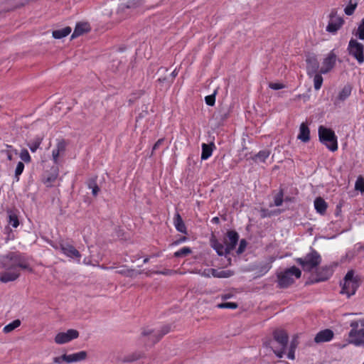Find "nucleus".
<instances>
[{
    "label": "nucleus",
    "instance_id": "obj_39",
    "mask_svg": "<svg viewBox=\"0 0 364 364\" xmlns=\"http://www.w3.org/2000/svg\"><path fill=\"white\" fill-rule=\"evenodd\" d=\"M9 224H11L14 228H17L18 226V225H19L18 219L17 215L15 213H14L12 212H9Z\"/></svg>",
    "mask_w": 364,
    "mask_h": 364
},
{
    "label": "nucleus",
    "instance_id": "obj_23",
    "mask_svg": "<svg viewBox=\"0 0 364 364\" xmlns=\"http://www.w3.org/2000/svg\"><path fill=\"white\" fill-rule=\"evenodd\" d=\"M351 91H352V86L350 85H345L343 87V89L341 90V91L339 92V94L334 102L335 105H337L338 101L343 102L345 100H346L350 95Z\"/></svg>",
    "mask_w": 364,
    "mask_h": 364
},
{
    "label": "nucleus",
    "instance_id": "obj_15",
    "mask_svg": "<svg viewBox=\"0 0 364 364\" xmlns=\"http://www.w3.org/2000/svg\"><path fill=\"white\" fill-rule=\"evenodd\" d=\"M157 82L161 85H166L169 86L171 84L168 70L161 67L156 72Z\"/></svg>",
    "mask_w": 364,
    "mask_h": 364
},
{
    "label": "nucleus",
    "instance_id": "obj_40",
    "mask_svg": "<svg viewBox=\"0 0 364 364\" xmlns=\"http://www.w3.org/2000/svg\"><path fill=\"white\" fill-rule=\"evenodd\" d=\"M191 253V250L189 247H183L180 250L174 253V256L176 257H181L188 255Z\"/></svg>",
    "mask_w": 364,
    "mask_h": 364
},
{
    "label": "nucleus",
    "instance_id": "obj_32",
    "mask_svg": "<svg viewBox=\"0 0 364 364\" xmlns=\"http://www.w3.org/2000/svg\"><path fill=\"white\" fill-rule=\"evenodd\" d=\"M58 176V169L57 167H54L51 170V173L46 177L44 183L47 186H50L51 183L54 182Z\"/></svg>",
    "mask_w": 364,
    "mask_h": 364
},
{
    "label": "nucleus",
    "instance_id": "obj_17",
    "mask_svg": "<svg viewBox=\"0 0 364 364\" xmlns=\"http://www.w3.org/2000/svg\"><path fill=\"white\" fill-rule=\"evenodd\" d=\"M307 72L309 75L316 73L319 68V63L315 56H308L306 58Z\"/></svg>",
    "mask_w": 364,
    "mask_h": 364
},
{
    "label": "nucleus",
    "instance_id": "obj_62",
    "mask_svg": "<svg viewBox=\"0 0 364 364\" xmlns=\"http://www.w3.org/2000/svg\"><path fill=\"white\" fill-rule=\"evenodd\" d=\"M151 332H152L151 331H144L142 333H143L144 336H147V335L151 334Z\"/></svg>",
    "mask_w": 364,
    "mask_h": 364
},
{
    "label": "nucleus",
    "instance_id": "obj_24",
    "mask_svg": "<svg viewBox=\"0 0 364 364\" xmlns=\"http://www.w3.org/2000/svg\"><path fill=\"white\" fill-rule=\"evenodd\" d=\"M87 358V352L86 351H80L76 353L67 355L64 358H67V363H74L77 361H81L85 360Z\"/></svg>",
    "mask_w": 364,
    "mask_h": 364
},
{
    "label": "nucleus",
    "instance_id": "obj_2",
    "mask_svg": "<svg viewBox=\"0 0 364 364\" xmlns=\"http://www.w3.org/2000/svg\"><path fill=\"white\" fill-rule=\"evenodd\" d=\"M239 239V235L237 232L234 230H229L227 232L226 237L224 238V243L225 245V247H224L223 245L219 242L215 237H213L210 239V243L212 247L215 250L217 253L222 256L230 254V252L235 249Z\"/></svg>",
    "mask_w": 364,
    "mask_h": 364
},
{
    "label": "nucleus",
    "instance_id": "obj_8",
    "mask_svg": "<svg viewBox=\"0 0 364 364\" xmlns=\"http://www.w3.org/2000/svg\"><path fill=\"white\" fill-rule=\"evenodd\" d=\"M351 330L348 333V343L356 346H364V328H358V321L350 323Z\"/></svg>",
    "mask_w": 364,
    "mask_h": 364
},
{
    "label": "nucleus",
    "instance_id": "obj_57",
    "mask_svg": "<svg viewBox=\"0 0 364 364\" xmlns=\"http://www.w3.org/2000/svg\"><path fill=\"white\" fill-rule=\"evenodd\" d=\"M144 109H143L142 112L139 114V118L145 117L146 115L149 114L148 107L146 106H144Z\"/></svg>",
    "mask_w": 364,
    "mask_h": 364
},
{
    "label": "nucleus",
    "instance_id": "obj_49",
    "mask_svg": "<svg viewBox=\"0 0 364 364\" xmlns=\"http://www.w3.org/2000/svg\"><path fill=\"white\" fill-rule=\"evenodd\" d=\"M357 35L360 39L364 40V18L358 28Z\"/></svg>",
    "mask_w": 364,
    "mask_h": 364
},
{
    "label": "nucleus",
    "instance_id": "obj_61",
    "mask_svg": "<svg viewBox=\"0 0 364 364\" xmlns=\"http://www.w3.org/2000/svg\"><path fill=\"white\" fill-rule=\"evenodd\" d=\"M212 222H213V223H214L218 224V223H219V222H220V219H219V218H218V217H215V218H213L212 219Z\"/></svg>",
    "mask_w": 364,
    "mask_h": 364
},
{
    "label": "nucleus",
    "instance_id": "obj_41",
    "mask_svg": "<svg viewBox=\"0 0 364 364\" xmlns=\"http://www.w3.org/2000/svg\"><path fill=\"white\" fill-rule=\"evenodd\" d=\"M357 6V2L353 3L352 1H350L349 4L344 9L345 14L346 15H352Z\"/></svg>",
    "mask_w": 364,
    "mask_h": 364
},
{
    "label": "nucleus",
    "instance_id": "obj_6",
    "mask_svg": "<svg viewBox=\"0 0 364 364\" xmlns=\"http://www.w3.org/2000/svg\"><path fill=\"white\" fill-rule=\"evenodd\" d=\"M341 285L342 289L341 293L346 294L349 298L350 296L355 294L357 289L360 286V281L358 277L354 276V272L350 270L346 274Z\"/></svg>",
    "mask_w": 364,
    "mask_h": 364
},
{
    "label": "nucleus",
    "instance_id": "obj_36",
    "mask_svg": "<svg viewBox=\"0 0 364 364\" xmlns=\"http://www.w3.org/2000/svg\"><path fill=\"white\" fill-rule=\"evenodd\" d=\"M42 141V138L37 137L32 141H30L28 144V147L30 148L32 152H35L40 146Z\"/></svg>",
    "mask_w": 364,
    "mask_h": 364
},
{
    "label": "nucleus",
    "instance_id": "obj_52",
    "mask_svg": "<svg viewBox=\"0 0 364 364\" xmlns=\"http://www.w3.org/2000/svg\"><path fill=\"white\" fill-rule=\"evenodd\" d=\"M269 87L271 89L277 90L285 87V85L282 83H277V82H270L269 84Z\"/></svg>",
    "mask_w": 364,
    "mask_h": 364
},
{
    "label": "nucleus",
    "instance_id": "obj_63",
    "mask_svg": "<svg viewBox=\"0 0 364 364\" xmlns=\"http://www.w3.org/2000/svg\"><path fill=\"white\" fill-rule=\"evenodd\" d=\"M358 321V324L360 323L361 326L364 328V318L360 319V321Z\"/></svg>",
    "mask_w": 364,
    "mask_h": 364
},
{
    "label": "nucleus",
    "instance_id": "obj_30",
    "mask_svg": "<svg viewBox=\"0 0 364 364\" xmlns=\"http://www.w3.org/2000/svg\"><path fill=\"white\" fill-rule=\"evenodd\" d=\"M232 275H234V272L230 269L218 271L213 269V271H212V276L216 278H228Z\"/></svg>",
    "mask_w": 364,
    "mask_h": 364
},
{
    "label": "nucleus",
    "instance_id": "obj_3",
    "mask_svg": "<svg viewBox=\"0 0 364 364\" xmlns=\"http://www.w3.org/2000/svg\"><path fill=\"white\" fill-rule=\"evenodd\" d=\"M0 267L6 269H14L20 267L23 269H28L32 272L26 260L16 252H9L3 256L0 260Z\"/></svg>",
    "mask_w": 364,
    "mask_h": 364
},
{
    "label": "nucleus",
    "instance_id": "obj_58",
    "mask_svg": "<svg viewBox=\"0 0 364 364\" xmlns=\"http://www.w3.org/2000/svg\"><path fill=\"white\" fill-rule=\"evenodd\" d=\"M169 75H170V80L171 81V83L173 82L174 78L176 77V76L177 75V72L176 70H174L172 73H169Z\"/></svg>",
    "mask_w": 364,
    "mask_h": 364
},
{
    "label": "nucleus",
    "instance_id": "obj_1",
    "mask_svg": "<svg viewBox=\"0 0 364 364\" xmlns=\"http://www.w3.org/2000/svg\"><path fill=\"white\" fill-rule=\"evenodd\" d=\"M274 341L269 340L264 343L266 347L272 349L276 355L281 358L283 357L287 348L289 336L283 329H276L273 332Z\"/></svg>",
    "mask_w": 364,
    "mask_h": 364
},
{
    "label": "nucleus",
    "instance_id": "obj_13",
    "mask_svg": "<svg viewBox=\"0 0 364 364\" xmlns=\"http://www.w3.org/2000/svg\"><path fill=\"white\" fill-rule=\"evenodd\" d=\"M8 271L1 272L0 274V281L3 283H7L16 280L20 276V272L18 269H7Z\"/></svg>",
    "mask_w": 364,
    "mask_h": 364
},
{
    "label": "nucleus",
    "instance_id": "obj_20",
    "mask_svg": "<svg viewBox=\"0 0 364 364\" xmlns=\"http://www.w3.org/2000/svg\"><path fill=\"white\" fill-rule=\"evenodd\" d=\"M66 142L64 140H60L58 142L56 149L53 150L52 156L54 162L56 164L58 162V159L61 154H63L65 151L66 148Z\"/></svg>",
    "mask_w": 364,
    "mask_h": 364
},
{
    "label": "nucleus",
    "instance_id": "obj_14",
    "mask_svg": "<svg viewBox=\"0 0 364 364\" xmlns=\"http://www.w3.org/2000/svg\"><path fill=\"white\" fill-rule=\"evenodd\" d=\"M60 247L63 254L69 257L79 259L81 257L80 252L68 243H60Z\"/></svg>",
    "mask_w": 364,
    "mask_h": 364
},
{
    "label": "nucleus",
    "instance_id": "obj_33",
    "mask_svg": "<svg viewBox=\"0 0 364 364\" xmlns=\"http://www.w3.org/2000/svg\"><path fill=\"white\" fill-rule=\"evenodd\" d=\"M331 275V270L328 267H325L321 272H317V277L315 279V282H323L329 277Z\"/></svg>",
    "mask_w": 364,
    "mask_h": 364
},
{
    "label": "nucleus",
    "instance_id": "obj_16",
    "mask_svg": "<svg viewBox=\"0 0 364 364\" xmlns=\"http://www.w3.org/2000/svg\"><path fill=\"white\" fill-rule=\"evenodd\" d=\"M333 337V332L330 329H325L318 332L315 338L316 343H323L331 341Z\"/></svg>",
    "mask_w": 364,
    "mask_h": 364
},
{
    "label": "nucleus",
    "instance_id": "obj_54",
    "mask_svg": "<svg viewBox=\"0 0 364 364\" xmlns=\"http://www.w3.org/2000/svg\"><path fill=\"white\" fill-rule=\"evenodd\" d=\"M246 246H247V242H246L245 240H240V245L237 250V252L238 254L242 253L244 252Z\"/></svg>",
    "mask_w": 364,
    "mask_h": 364
},
{
    "label": "nucleus",
    "instance_id": "obj_56",
    "mask_svg": "<svg viewBox=\"0 0 364 364\" xmlns=\"http://www.w3.org/2000/svg\"><path fill=\"white\" fill-rule=\"evenodd\" d=\"M164 141V138H162V139H159V140L155 143V144L154 145V146H153V149H152V152H153L154 150L157 149L159 147V146H161V145L163 144Z\"/></svg>",
    "mask_w": 364,
    "mask_h": 364
},
{
    "label": "nucleus",
    "instance_id": "obj_26",
    "mask_svg": "<svg viewBox=\"0 0 364 364\" xmlns=\"http://www.w3.org/2000/svg\"><path fill=\"white\" fill-rule=\"evenodd\" d=\"M314 207L318 213L323 215L327 208V203L321 197L316 198L314 200Z\"/></svg>",
    "mask_w": 364,
    "mask_h": 364
},
{
    "label": "nucleus",
    "instance_id": "obj_35",
    "mask_svg": "<svg viewBox=\"0 0 364 364\" xmlns=\"http://www.w3.org/2000/svg\"><path fill=\"white\" fill-rule=\"evenodd\" d=\"M297 345H298V341H297L296 338L295 337L292 339V341L291 342L289 352L287 354L288 358L291 359V360L294 359V351H295V349H296Z\"/></svg>",
    "mask_w": 364,
    "mask_h": 364
},
{
    "label": "nucleus",
    "instance_id": "obj_7",
    "mask_svg": "<svg viewBox=\"0 0 364 364\" xmlns=\"http://www.w3.org/2000/svg\"><path fill=\"white\" fill-rule=\"evenodd\" d=\"M296 261L304 271L310 272L320 264L321 257L316 250H312L304 258H297Z\"/></svg>",
    "mask_w": 364,
    "mask_h": 364
},
{
    "label": "nucleus",
    "instance_id": "obj_10",
    "mask_svg": "<svg viewBox=\"0 0 364 364\" xmlns=\"http://www.w3.org/2000/svg\"><path fill=\"white\" fill-rule=\"evenodd\" d=\"M330 19L326 27V31L331 33H336L343 26L344 20L342 17L336 15L335 11H332L330 14Z\"/></svg>",
    "mask_w": 364,
    "mask_h": 364
},
{
    "label": "nucleus",
    "instance_id": "obj_60",
    "mask_svg": "<svg viewBox=\"0 0 364 364\" xmlns=\"http://www.w3.org/2000/svg\"><path fill=\"white\" fill-rule=\"evenodd\" d=\"M232 297V295L230 294H226L222 296V299L223 300L228 299Z\"/></svg>",
    "mask_w": 364,
    "mask_h": 364
},
{
    "label": "nucleus",
    "instance_id": "obj_37",
    "mask_svg": "<svg viewBox=\"0 0 364 364\" xmlns=\"http://www.w3.org/2000/svg\"><path fill=\"white\" fill-rule=\"evenodd\" d=\"M88 187L89 188L92 189V193L94 196H97L98 193L100 192V189L99 186H97L95 180L92 179L89 181L88 182Z\"/></svg>",
    "mask_w": 364,
    "mask_h": 364
},
{
    "label": "nucleus",
    "instance_id": "obj_47",
    "mask_svg": "<svg viewBox=\"0 0 364 364\" xmlns=\"http://www.w3.org/2000/svg\"><path fill=\"white\" fill-rule=\"evenodd\" d=\"M20 158L26 163L31 161V156L27 149H22L20 153Z\"/></svg>",
    "mask_w": 364,
    "mask_h": 364
},
{
    "label": "nucleus",
    "instance_id": "obj_43",
    "mask_svg": "<svg viewBox=\"0 0 364 364\" xmlns=\"http://www.w3.org/2000/svg\"><path fill=\"white\" fill-rule=\"evenodd\" d=\"M217 94V90H215L213 94L208 95L205 97V103L209 106H213L215 102V95Z\"/></svg>",
    "mask_w": 364,
    "mask_h": 364
},
{
    "label": "nucleus",
    "instance_id": "obj_42",
    "mask_svg": "<svg viewBox=\"0 0 364 364\" xmlns=\"http://www.w3.org/2000/svg\"><path fill=\"white\" fill-rule=\"evenodd\" d=\"M355 188L357 191H360L361 193H364V179L362 176H359L355 182Z\"/></svg>",
    "mask_w": 364,
    "mask_h": 364
},
{
    "label": "nucleus",
    "instance_id": "obj_34",
    "mask_svg": "<svg viewBox=\"0 0 364 364\" xmlns=\"http://www.w3.org/2000/svg\"><path fill=\"white\" fill-rule=\"evenodd\" d=\"M20 325L21 321L19 319L14 320L13 322L4 326V332L5 333H9L14 331L15 328H18Z\"/></svg>",
    "mask_w": 364,
    "mask_h": 364
},
{
    "label": "nucleus",
    "instance_id": "obj_5",
    "mask_svg": "<svg viewBox=\"0 0 364 364\" xmlns=\"http://www.w3.org/2000/svg\"><path fill=\"white\" fill-rule=\"evenodd\" d=\"M318 137L321 143L331 151H336L338 149L337 136L334 132L331 129L323 126L318 127Z\"/></svg>",
    "mask_w": 364,
    "mask_h": 364
},
{
    "label": "nucleus",
    "instance_id": "obj_31",
    "mask_svg": "<svg viewBox=\"0 0 364 364\" xmlns=\"http://www.w3.org/2000/svg\"><path fill=\"white\" fill-rule=\"evenodd\" d=\"M269 155L270 151L269 150H262L255 154L252 159L257 163L264 162L265 160L269 156Z\"/></svg>",
    "mask_w": 364,
    "mask_h": 364
},
{
    "label": "nucleus",
    "instance_id": "obj_55",
    "mask_svg": "<svg viewBox=\"0 0 364 364\" xmlns=\"http://www.w3.org/2000/svg\"><path fill=\"white\" fill-rule=\"evenodd\" d=\"M29 1V0H25L24 1H21V2H16L14 5V7L12 8V9H17V8H20L21 6H25L26 4H28Z\"/></svg>",
    "mask_w": 364,
    "mask_h": 364
},
{
    "label": "nucleus",
    "instance_id": "obj_21",
    "mask_svg": "<svg viewBox=\"0 0 364 364\" xmlns=\"http://www.w3.org/2000/svg\"><path fill=\"white\" fill-rule=\"evenodd\" d=\"M297 138L303 142H308L310 139V130L307 124L301 123L299 127V134Z\"/></svg>",
    "mask_w": 364,
    "mask_h": 364
},
{
    "label": "nucleus",
    "instance_id": "obj_38",
    "mask_svg": "<svg viewBox=\"0 0 364 364\" xmlns=\"http://www.w3.org/2000/svg\"><path fill=\"white\" fill-rule=\"evenodd\" d=\"M314 85L315 90H318L321 88L322 83H323V77L321 75V74L314 73Z\"/></svg>",
    "mask_w": 364,
    "mask_h": 364
},
{
    "label": "nucleus",
    "instance_id": "obj_46",
    "mask_svg": "<svg viewBox=\"0 0 364 364\" xmlns=\"http://www.w3.org/2000/svg\"><path fill=\"white\" fill-rule=\"evenodd\" d=\"M212 271H213V269H206L202 272L200 270H194L192 271L191 273L199 274L204 277L209 278L210 277V275H212Z\"/></svg>",
    "mask_w": 364,
    "mask_h": 364
},
{
    "label": "nucleus",
    "instance_id": "obj_59",
    "mask_svg": "<svg viewBox=\"0 0 364 364\" xmlns=\"http://www.w3.org/2000/svg\"><path fill=\"white\" fill-rule=\"evenodd\" d=\"M186 240V237H181L178 240H176L174 243L175 244H179L183 241H185Z\"/></svg>",
    "mask_w": 364,
    "mask_h": 364
},
{
    "label": "nucleus",
    "instance_id": "obj_18",
    "mask_svg": "<svg viewBox=\"0 0 364 364\" xmlns=\"http://www.w3.org/2000/svg\"><path fill=\"white\" fill-rule=\"evenodd\" d=\"M90 27L87 23H77L74 32L71 36V38H75L85 33L90 31Z\"/></svg>",
    "mask_w": 364,
    "mask_h": 364
},
{
    "label": "nucleus",
    "instance_id": "obj_25",
    "mask_svg": "<svg viewBox=\"0 0 364 364\" xmlns=\"http://www.w3.org/2000/svg\"><path fill=\"white\" fill-rule=\"evenodd\" d=\"M142 357L139 353H133L124 357H118L117 360L122 363H131L140 359Z\"/></svg>",
    "mask_w": 364,
    "mask_h": 364
},
{
    "label": "nucleus",
    "instance_id": "obj_44",
    "mask_svg": "<svg viewBox=\"0 0 364 364\" xmlns=\"http://www.w3.org/2000/svg\"><path fill=\"white\" fill-rule=\"evenodd\" d=\"M238 306L237 304L234 302H225L218 304V307L220 309H237Z\"/></svg>",
    "mask_w": 364,
    "mask_h": 364
},
{
    "label": "nucleus",
    "instance_id": "obj_4",
    "mask_svg": "<svg viewBox=\"0 0 364 364\" xmlns=\"http://www.w3.org/2000/svg\"><path fill=\"white\" fill-rule=\"evenodd\" d=\"M301 276V270L295 266L277 273L278 287L285 289L291 285L295 279H299Z\"/></svg>",
    "mask_w": 364,
    "mask_h": 364
},
{
    "label": "nucleus",
    "instance_id": "obj_29",
    "mask_svg": "<svg viewBox=\"0 0 364 364\" xmlns=\"http://www.w3.org/2000/svg\"><path fill=\"white\" fill-rule=\"evenodd\" d=\"M174 225L178 231L184 234L187 233L186 225L178 213H177L175 215Z\"/></svg>",
    "mask_w": 364,
    "mask_h": 364
},
{
    "label": "nucleus",
    "instance_id": "obj_45",
    "mask_svg": "<svg viewBox=\"0 0 364 364\" xmlns=\"http://www.w3.org/2000/svg\"><path fill=\"white\" fill-rule=\"evenodd\" d=\"M6 146L7 149L2 150L1 152L6 154L7 159L9 161H11L13 159L12 151H14L15 153V154H17L18 151L16 149L11 150V149L12 148V146L11 145H6Z\"/></svg>",
    "mask_w": 364,
    "mask_h": 364
},
{
    "label": "nucleus",
    "instance_id": "obj_51",
    "mask_svg": "<svg viewBox=\"0 0 364 364\" xmlns=\"http://www.w3.org/2000/svg\"><path fill=\"white\" fill-rule=\"evenodd\" d=\"M154 273L158 274H163V275H172V274L176 273V271H174L172 269H165L163 271H155V272H154Z\"/></svg>",
    "mask_w": 364,
    "mask_h": 364
},
{
    "label": "nucleus",
    "instance_id": "obj_28",
    "mask_svg": "<svg viewBox=\"0 0 364 364\" xmlns=\"http://www.w3.org/2000/svg\"><path fill=\"white\" fill-rule=\"evenodd\" d=\"M71 28L70 26H66L63 28L53 31L52 33V36L55 39H60L69 35L71 33Z\"/></svg>",
    "mask_w": 364,
    "mask_h": 364
},
{
    "label": "nucleus",
    "instance_id": "obj_11",
    "mask_svg": "<svg viewBox=\"0 0 364 364\" xmlns=\"http://www.w3.org/2000/svg\"><path fill=\"white\" fill-rule=\"evenodd\" d=\"M78 336L79 332L77 330L69 329L67 332L58 333L55 337V342L58 344H63L78 338Z\"/></svg>",
    "mask_w": 364,
    "mask_h": 364
},
{
    "label": "nucleus",
    "instance_id": "obj_53",
    "mask_svg": "<svg viewBox=\"0 0 364 364\" xmlns=\"http://www.w3.org/2000/svg\"><path fill=\"white\" fill-rule=\"evenodd\" d=\"M66 356H67V355L64 354L61 356L55 357L53 358V362L57 364H61L63 362L67 363V358H64Z\"/></svg>",
    "mask_w": 364,
    "mask_h": 364
},
{
    "label": "nucleus",
    "instance_id": "obj_50",
    "mask_svg": "<svg viewBox=\"0 0 364 364\" xmlns=\"http://www.w3.org/2000/svg\"><path fill=\"white\" fill-rule=\"evenodd\" d=\"M283 193L279 191L274 197V205L279 206L282 203Z\"/></svg>",
    "mask_w": 364,
    "mask_h": 364
},
{
    "label": "nucleus",
    "instance_id": "obj_12",
    "mask_svg": "<svg viewBox=\"0 0 364 364\" xmlns=\"http://www.w3.org/2000/svg\"><path fill=\"white\" fill-rule=\"evenodd\" d=\"M336 55L333 52L328 53L327 57L323 60V65L320 70V73L326 74L329 72L335 65Z\"/></svg>",
    "mask_w": 364,
    "mask_h": 364
},
{
    "label": "nucleus",
    "instance_id": "obj_64",
    "mask_svg": "<svg viewBox=\"0 0 364 364\" xmlns=\"http://www.w3.org/2000/svg\"><path fill=\"white\" fill-rule=\"evenodd\" d=\"M169 331V329L166 328V329L164 331V334L167 333Z\"/></svg>",
    "mask_w": 364,
    "mask_h": 364
},
{
    "label": "nucleus",
    "instance_id": "obj_48",
    "mask_svg": "<svg viewBox=\"0 0 364 364\" xmlns=\"http://www.w3.org/2000/svg\"><path fill=\"white\" fill-rule=\"evenodd\" d=\"M23 169H24L23 163L21 161H19L18 163L16 170H15V177L16 178L17 181L18 180V176L22 173Z\"/></svg>",
    "mask_w": 364,
    "mask_h": 364
},
{
    "label": "nucleus",
    "instance_id": "obj_27",
    "mask_svg": "<svg viewBox=\"0 0 364 364\" xmlns=\"http://www.w3.org/2000/svg\"><path fill=\"white\" fill-rule=\"evenodd\" d=\"M215 146L214 144L210 143L209 144H202V154H201V159L206 160L208 159L212 154L213 147Z\"/></svg>",
    "mask_w": 364,
    "mask_h": 364
},
{
    "label": "nucleus",
    "instance_id": "obj_19",
    "mask_svg": "<svg viewBox=\"0 0 364 364\" xmlns=\"http://www.w3.org/2000/svg\"><path fill=\"white\" fill-rule=\"evenodd\" d=\"M229 116V109L228 107H221L213 114V119L218 122V124L223 122Z\"/></svg>",
    "mask_w": 364,
    "mask_h": 364
},
{
    "label": "nucleus",
    "instance_id": "obj_9",
    "mask_svg": "<svg viewBox=\"0 0 364 364\" xmlns=\"http://www.w3.org/2000/svg\"><path fill=\"white\" fill-rule=\"evenodd\" d=\"M348 49L349 54L353 56L358 63L361 64L364 62V46L362 43H358L356 40L351 39Z\"/></svg>",
    "mask_w": 364,
    "mask_h": 364
},
{
    "label": "nucleus",
    "instance_id": "obj_22",
    "mask_svg": "<svg viewBox=\"0 0 364 364\" xmlns=\"http://www.w3.org/2000/svg\"><path fill=\"white\" fill-rule=\"evenodd\" d=\"M143 3V0H128L126 4H122L117 10V12H124L125 9H135L141 6Z\"/></svg>",
    "mask_w": 364,
    "mask_h": 364
}]
</instances>
